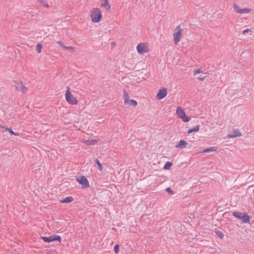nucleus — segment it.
<instances>
[{
  "label": "nucleus",
  "instance_id": "obj_1",
  "mask_svg": "<svg viewBox=\"0 0 254 254\" xmlns=\"http://www.w3.org/2000/svg\"><path fill=\"white\" fill-rule=\"evenodd\" d=\"M91 16L93 22L98 23L102 19V13L98 8H93L91 11Z\"/></svg>",
  "mask_w": 254,
  "mask_h": 254
},
{
  "label": "nucleus",
  "instance_id": "obj_2",
  "mask_svg": "<svg viewBox=\"0 0 254 254\" xmlns=\"http://www.w3.org/2000/svg\"><path fill=\"white\" fill-rule=\"evenodd\" d=\"M176 114L177 116L185 123L188 122L191 119L190 117L187 116L184 110L180 107H177Z\"/></svg>",
  "mask_w": 254,
  "mask_h": 254
},
{
  "label": "nucleus",
  "instance_id": "obj_3",
  "mask_svg": "<svg viewBox=\"0 0 254 254\" xmlns=\"http://www.w3.org/2000/svg\"><path fill=\"white\" fill-rule=\"evenodd\" d=\"M66 101L71 105H76L78 103V101L76 98L71 93L69 88L67 87V90L65 94Z\"/></svg>",
  "mask_w": 254,
  "mask_h": 254
},
{
  "label": "nucleus",
  "instance_id": "obj_4",
  "mask_svg": "<svg viewBox=\"0 0 254 254\" xmlns=\"http://www.w3.org/2000/svg\"><path fill=\"white\" fill-rule=\"evenodd\" d=\"M76 181L81 185L82 188H89L90 185L89 182L84 176L81 175L76 177Z\"/></svg>",
  "mask_w": 254,
  "mask_h": 254
},
{
  "label": "nucleus",
  "instance_id": "obj_5",
  "mask_svg": "<svg viewBox=\"0 0 254 254\" xmlns=\"http://www.w3.org/2000/svg\"><path fill=\"white\" fill-rule=\"evenodd\" d=\"M182 29L180 26H178L173 33L174 42L177 45L180 41L182 37Z\"/></svg>",
  "mask_w": 254,
  "mask_h": 254
},
{
  "label": "nucleus",
  "instance_id": "obj_6",
  "mask_svg": "<svg viewBox=\"0 0 254 254\" xmlns=\"http://www.w3.org/2000/svg\"><path fill=\"white\" fill-rule=\"evenodd\" d=\"M41 239H42L45 242L51 243L54 241H58L61 242L62 238L61 236L57 235H53L49 237L41 236Z\"/></svg>",
  "mask_w": 254,
  "mask_h": 254
},
{
  "label": "nucleus",
  "instance_id": "obj_7",
  "mask_svg": "<svg viewBox=\"0 0 254 254\" xmlns=\"http://www.w3.org/2000/svg\"><path fill=\"white\" fill-rule=\"evenodd\" d=\"M136 49L138 53L140 54L146 53L149 51V48L144 43H140L138 44L137 46Z\"/></svg>",
  "mask_w": 254,
  "mask_h": 254
},
{
  "label": "nucleus",
  "instance_id": "obj_8",
  "mask_svg": "<svg viewBox=\"0 0 254 254\" xmlns=\"http://www.w3.org/2000/svg\"><path fill=\"white\" fill-rule=\"evenodd\" d=\"M167 94V90L165 87H163L158 90L156 98L158 100L163 99Z\"/></svg>",
  "mask_w": 254,
  "mask_h": 254
},
{
  "label": "nucleus",
  "instance_id": "obj_9",
  "mask_svg": "<svg viewBox=\"0 0 254 254\" xmlns=\"http://www.w3.org/2000/svg\"><path fill=\"white\" fill-rule=\"evenodd\" d=\"M233 7L234 10L238 13L242 14L244 13H249L252 11L249 8H240L235 3H234Z\"/></svg>",
  "mask_w": 254,
  "mask_h": 254
},
{
  "label": "nucleus",
  "instance_id": "obj_10",
  "mask_svg": "<svg viewBox=\"0 0 254 254\" xmlns=\"http://www.w3.org/2000/svg\"><path fill=\"white\" fill-rule=\"evenodd\" d=\"M251 217L247 213L244 212L243 214L242 215L241 217L240 220L242 221L243 223H250Z\"/></svg>",
  "mask_w": 254,
  "mask_h": 254
},
{
  "label": "nucleus",
  "instance_id": "obj_11",
  "mask_svg": "<svg viewBox=\"0 0 254 254\" xmlns=\"http://www.w3.org/2000/svg\"><path fill=\"white\" fill-rule=\"evenodd\" d=\"M241 135V133L239 130L238 129H236L233 131V133L228 134L227 136L228 138H234L240 136Z\"/></svg>",
  "mask_w": 254,
  "mask_h": 254
},
{
  "label": "nucleus",
  "instance_id": "obj_12",
  "mask_svg": "<svg viewBox=\"0 0 254 254\" xmlns=\"http://www.w3.org/2000/svg\"><path fill=\"white\" fill-rule=\"evenodd\" d=\"M102 4L101 6L104 7L106 11H109L111 8V5L108 0H101Z\"/></svg>",
  "mask_w": 254,
  "mask_h": 254
},
{
  "label": "nucleus",
  "instance_id": "obj_13",
  "mask_svg": "<svg viewBox=\"0 0 254 254\" xmlns=\"http://www.w3.org/2000/svg\"><path fill=\"white\" fill-rule=\"evenodd\" d=\"M98 142V140L94 139L84 140L83 143L87 146L94 145Z\"/></svg>",
  "mask_w": 254,
  "mask_h": 254
},
{
  "label": "nucleus",
  "instance_id": "obj_14",
  "mask_svg": "<svg viewBox=\"0 0 254 254\" xmlns=\"http://www.w3.org/2000/svg\"><path fill=\"white\" fill-rule=\"evenodd\" d=\"M188 144V142L184 140H180L178 144L176 145V148H185L187 146Z\"/></svg>",
  "mask_w": 254,
  "mask_h": 254
},
{
  "label": "nucleus",
  "instance_id": "obj_15",
  "mask_svg": "<svg viewBox=\"0 0 254 254\" xmlns=\"http://www.w3.org/2000/svg\"><path fill=\"white\" fill-rule=\"evenodd\" d=\"M73 201V198L72 196H67L63 199L61 200V202L64 203H69Z\"/></svg>",
  "mask_w": 254,
  "mask_h": 254
},
{
  "label": "nucleus",
  "instance_id": "obj_16",
  "mask_svg": "<svg viewBox=\"0 0 254 254\" xmlns=\"http://www.w3.org/2000/svg\"><path fill=\"white\" fill-rule=\"evenodd\" d=\"M214 232L216 234V236L219 237L220 239H223L224 237L223 233L219 231L218 229L215 228L214 229Z\"/></svg>",
  "mask_w": 254,
  "mask_h": 254
},
{
  "label": "nucleus",
  "instance_id": "obj_17",
  "mask_svg": "<svg viewBox=\"0 0 254 254\" xmlns=\"http://www.w3.org/2000/svg\"><path fill=\"white\" fill-rule=\"evenodd\" d=\"M16 88L18 90H21L23 93H26L27 90V88L22 84V82H21L20 86H16Z\"/></svg>",
  "mask_w": 254,
  "mask_h": 254
},
{
  "label": "nucleus",
  "instance_id": "obj_18",
  "mask_svg": "<svg viewBox=\"0 0 254 254\" xmlns=\"http://www.w3.org/2000/svg\"><path fill=\"white\" fill-rule=\"evenodd\" d=\"M94 163L97 165V168L100 170L102 171L103 170V167L102 164L100 163L99 160L98 159H96L94 160Z\"/></svg>",
  "mask_w": 254,
  "mask_h": 254
},
{
  "label": "nucleus",
  "instance_id": "obj_19",
  "mask_svg": "<svg viewBox=\"0 0 254 254\" xmlns=\"http://www.w3.org/2000/svg\"><path fill=\"white\" fill-rule=\"evenodd\" d=\"M200 126L197 125L195 127L190 128L188 130V133H191L193 132L198 131L199 130Z\"/></svg>",
  "mask_w": 254,
  "mask_h": 254
},
{
  "label": "nucleus",
  "instance_id": "obj_20",
  "mask_svg": "<svg viewBox=\"0 0 254 254\" xmlns=\"http://www.w3.org/2000/svg\"><path fill=\"white\" fill-rule=\"evenodd\" d=\"M244 213L235 211L233 212V215L238 219H240Z\"/></svg>",
  "mask_w": 254,
  "mask_h": 254
},
{
  "label": "nucleus",
  "instance_id": "obj_21",
  "mask_svg": "<svg viewBox=\"0 0 254 254\" xmlns=\"http://www.w3.org/2000/svg\"><path fill=\"white\" fill-rule=\"evenodd\" d=\"M123 97L125 99V103L126 104L129 100V96L125 89L124 90V95Z\"/></svg>",
  "mask_w": 254,
  "mask_h": 254
},
{
  "label": "nucleus",
  "instance_id": "obj_22",
  "mask_svg": "<svg viewBox=\"0 0 254 254\" xmlns=\"http://www.w3.org/2000/svg\"><path fill=\"white\" fill-rule=\"evenodd\" d=\"M3 128H4V130L5 131H8L11 135H16V136L19 135L18 133L14 132L10 128H8V127H4Z\"/></svg>",
  "mask_w": 254,
  "mask_h": 254
},
{
  "label": "nucleus",
  "instance_id": "obj_23",
  "mask_svg": "<svg viewBox=\"0 0 254 254\" xmlns=\"http://www.w3.org/2000/svg\"><path fill=\"white\" fill-rule=\"evenodd\" d=\"M217 150V147H211L209 148H207L203 150V151L202 152H209L210 151H215Z\"/></svg>",
  "mask_w": 254,
  "mask_h": 254
},
{
  "label": "nucleus",
  "instance_id": "obj_24",
  "mask_svg": "<svg viewBox=\"0 0 254 254\" xmlns=\"http://www.w3.org/2000/svg\"><path fill=\"white\" fill-rule=\"evenodd\" d=\"M173 163L170 161H167L165 163L164 169L165 170H169L172 166Z\"/></svg>",
  "mask_w": 254,
  "mask_h": 254
},
{
  "label": "nucleus",
  "instance_id": "obj_25",
  "mask_svg": "<svg viewBox=\"0 0 254 254\" xmlns=\"http://www.w3.org/2000/svg\"><path fill=\"white\" fill-rule=\"evenodd\" d=\"M127 103L129 104V105L130 106H133V107L136 106V105L137 104L136 101H135L133 99L129 100L128 101V102H127Z\"/></svg>",
  "mask_w": 254,
  "mask_h": 254
},
{
  "label": "nucleus",
  "instance_id": "obj_26",
  "mask_svg": "<svg viewBox=\"0 0 254 254\" xmlns=\"http://www.w3.org/2000/svg\"><path fill=\"white\" fill-rule=\"evenodd\" d=\"M43 45L41 43H38L36 46V51L38 53H41Z\"/></svg>",
  "mask_w": 254,
  "mask_h": 254
},
{
  "label": "nucleus",
  "instance_id": "obj_27",
  "mask_svg": "<svg viewBox=\"0 0 254 254\" xmlns=\"http://www.w3.org/2000/svg\"><path fill=\"white\" fill-rule=\"evenodd\" d=\"M38 1L41 4H42L44 6L46 7H49V4L47 3V1H46L45 0H38Z\"/></svg>",
  "mask_w": 254,
  "mask_h": 254
},
{
  "label": "nucleus",
  "instance_id": "obj_28",
  "mask_svg": "<svg viewBox=\"0 0 254 254\" xmlns=\"http://www.w3.org/2000/svg\"><path fill=\"white\" fill-rule=\"evenodd\" d=\"M120 245L118 244L115 245L114 248V252L116 254H118L119 253Z\"/></svg>",
  "mask_w": 254,
  "mask_h": 254
},
{
  "label": "nucleus",
  "instance_id": "obj_29",
  "mask_svg": "<svg viewBox=\"0 0 254 254\" xmlns=\"http://www.w3.org/2000/svg\"><path fill=\"white\" fill-rule=\"evenodd\" d=\"M165 191L168 193L169 194L173 195L174 193V191L170 187H168L165 189Z\"/></svg>",
  "mask_w": 254,
  "mask_h": 254
},
{
  "label": "nucleus",
  "instance_id": "obj_30",
  "mask_svg": "<svg viewBox=\"0 0 254 254\" xmlns=\"http://www.w3.org/2000/svg\"><path fill=\"white\" fill-rule=\"evenodd\" d=\"M205 77L206 76L200 75L199 76L197 77V79L200 81H202L205 79Z\"/></svg>",
  "mask_w": 254,
  "mask_h": 254
},
{
  "label": "nucleus",
  "instance_id": "obj_31",
  "mask_svg": "<svg viewBox=\"0 0 254 254\" xmlns=\"http://www.w3.org/2000/svg\"><path fill=\"white\" fill-rule=\"evenodd\" d=\"M64 48L65 49H68V50H74V48L73 47H72V46H68V47H67V46H64Z\"/></svg>",
  "mask_w": 254,
  "mask_h": 254
},
{
  "label": "nucleus",
  "instance_id": "obj_32",
  "mask_svg": "<svg viewBox=\"0 0 254 254\" xmlns=\"http://www.w3.org/2000/svg\"><path fill=\"white\" fill-rule=\"evenodd\" d=\"M202 72V71L200 69H198L196 70H194V75H195L197 73H200Z\"/></svg>",
  "mask_w": 254,
  "mask_h": 254
},
{
  "label": "nucleus",
  "instance_id": "obj_33",
  "mask_svg": "<svg viewBox=\"0 0 254 254\" xmlns=\"http://www.w3.org/2000/svg\"><path fill=\"white\" fill-rule=\"evenodd\" d=\"M57 43L64 48V43H63V42H62V41H58V42H57Z\"/></svg>",
  "mask_w": 254,
  "mask_h": 254
},
{
  "label": "nucleus",
  "instance_id": "obj_34",
  "mask_svg": "<svg viewBox=\"0 0 254 254\" xmlns=\"http://www.w3.org/2000/svg\"><path fill=\"white\" fill-rule=\"evenodd\" d=\"M250 31H251V30L247 29L244 30L243 31V33L244 34H245L246 33H248V32H249Z\"/></svg>",
  "mask_w": 254,
  "mask_h": 254
},
{
  "label": "nucleus",
  "instance_id": "obj_35",
  "mask_svg": "<svg viewBox=\"0 0 254 254\" xmlns=\"http://www.w3.org/2000/svg\"><path fill=\"white\" fill-rule=\"evenodd\" d=\"M112 45H113V46H115L116 45V43L115 42H112Z\"/></svg>",
  "mask_w": 254,
  "mask_h": 254
},
{
  "label": "nucleus",
  "instance_id": "obj_36",
  "mask_svg": "<svg viewBox=\"0 0 254 254\" xmlns=\"http://www.w3.org/2000/svg\"><path fill=\"white\" fill-rule=\"evenodd\" d=\"M0 127H1V128H4V127L2 126L0 124Z\"/></svg>",
  "mask_w": 254,
  "mask_h": 254
}]
</instances>
